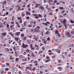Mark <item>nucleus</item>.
<instances>
[{"label":"nucleus","instance_id":"obj_1","mask_svg":"<svg viewBox=\"0 0 74 74\" xmlns=\"http://www.w3.org/2000/svg\"><path fill=\"white\" fill-rule=\"evenodd\" d=\"M39 8L40 9V10H43V11L45 10V8H44V7L42 6H39Z\"/></svg>","mask_w":74,"mask_h":74},{"label":"nucleus","instance_id":"obj_2","mask_svg":"<svg viewBox=\"0 0 74 74\" xmlns=\"http://www.w3.org/2000/svg\"><path fill=\"white\" fill-rule=\"evenodd\" d=\"M22 47L23 48H26L27 47V45H25L24 43H23L22 44Z\"/></svg>","mask_w":74,"mask_h":74},{"label":"nucleus","instance_id":"obj_3","mask_svg":"<svg viewBox=\"0 0 74 74\" xmlns=\"http://www.w3.org/2000/svg\"><path fill=\"white\" fill-rule=\"evenodd\" d=\"M26 14L27 15H30L31 14L30 13V12H26Z\"/></svg>","mask_w":74,"mask_h":74},{"label":"nucleus","instance_id":"obj_4","mask_svg":"<svg viewBox=\"0 0 74 74\" xmlns=\"http://www.w3.org/2000/svg\"><path fill=\"white\" fill-rule=\"evenodd\" d=\"M67 23L66 20V19H64L63 21V23Z\"/></svg>","mask_w":74,"mask_h":74},{"label":"nucleus","instance_id":"obj_5","mask_svg":"<svg viewBox=\"0 0 74 74\" xmlns=\"http://www.w3.org/2000/svg\"><path fill=\"white\" fill-rule=\"evenodd\" d=\"M21 32H16V36H19Z\"/></svg>","mask_w":74,"mask_h":74},{"label":"nucleus","instance_id":"obj_6","mask_svg":"<svg viewBox=\"0 0 74 74\" xmlns=\"http://www.w3.org/2000/svg\"><path fill=\"white\" fill-rule=\"evenodd\" d=\"M27 39V37L26 36H25V37H24V38L23 39V40H24V41H25V40H26V39Z\"/></svg>","mask_w":74,"mask_h":74},{"label":"nucleus","instance_id":"obj_7","mask_svg":"<svg viewBox=\"0 0 74 74\" xmlns=\"http://www.w3.org/2000/svg\"><path fill=\"white\" fill-rule=\"evenodd\" d=\"M64 24V25L66 29H67V25H66V23H63Z\"/></svg>","mask_w":74,"mask_h":74},{"label":"nucleus","instance_id":"obj_8","mask_svg":"<svg viewBox=\"0 0 74 74\" xmlns=\"http://www.w3.org/2000/svg\"><path fill=\"white\" fill-rule=\"evenodd\" d=\"M30 23L31 25H33V24L34 23V22L33 21H31L30 22Z\"/></svg>","mask_w":74,"mask_h":74},{"label":"nucleus","instance_id":"obj_9","mask_svg":"<svg viewBox=\"0 0 74 74\" xmlns=\"http://www.w3.org/2000/svg\"><path fill=\"white\" fill-rule=\"evenodd\" d=\"M6 3H7V2H6V1H4L3 3V5H4L5 4H6Z\"/></svg>","mask_w":74,"mask_h":74},{"label":"nucleus","instance_id":"obj_10","mask_svg":"<svg viewBox=\"0 0 74 74\" xmlns=\"http://www.w3.org/2000/svg\"><path fill=\"white\" fill-rule=\"evenodd\" d=\"M34 31L35 32H36L38 33V32H39V31H38V29H35L34 30Z\"/></svg>","mask_w":74,"mask_h":74},{"label":"nucleus","instance_id":"obj_11","mask_svg":"<svg viewBox=\"0 0 74 74\" xmlns=\"http://www.w3.org/2000/svg\"><path fill=\"white\" fill-rule=\"evenodd\" d=\"M59 8L61 10H64V8L63 7H59Z\"/></svg>","mask_w":74,"mask_h":74},{"label":"nucleus","instance_id":"obj_12","mask_svg":"<svg viewBox=\"0 0 74 74\" xmlns=\"http://www.w3.org/2000/svg\"><path fill=\"white\" fill-rule=\"evenodd\" d=\"M21 36L22 37H23L25 36V35L23 34H21Z\"/></svg>","mask_w":74,"mask_h":74},{"label":"nucleus","instance_id":"obj_13","mask_svg":"<svg viewBox=\"0 0 74 74\" xmlns=\"http://www.w3.org/2000/svg\"><path fill=\"white\" fill-rule=\"evenodd\" d=\"M55 33L56 34H58V33H59V31L58 30H56L55 32Z\"/></svg>","mask_w":74,"mask_h":74},{"label":"nucleus","instance_id":"obj_14","mask_svg":"<svg viewBox=\"0 0 74 74\" xmlns=\"http://www.w3.org/2000/svg\"><path fill=\"white\" fill-rule=\"evenodd\" d=\"M6 33H3L2 34V36H6Z\"/></svg>","mask_w":74,"mask_h":74},{"label":"nucleus","instance_id":"obj_15","mask_svg":"<svg viewBox=\"0 0 74 74\" xmlns=\"http://www.w3.org/2000/svg\"><path fill=\"white\" fill-rule=\"evenodd\" d=\"M42 24H43V25H45V26H47L48 25V24L47 23H42Z\"/></svg>","mask_w":74,"mask_h":74},{"label":"nucleus","instance_id":"obj_16","mask_svg":"<svg viewBox=\"0 0 74 74\" xmlns=\"http://www.w3.org/2000/svg\"><path fill=\"white\" fill-rule=\"evenodd\" d=\"M38 16L40 18H42V15L41 14H39L38 15Z\"/></svg>","mask_w":74,"mask_h":74},{"label":"nucleus","instance_id":"obj_17","mask_svg":"<svg viewBox=\"0 0 74 74\" xmlns=\"http://www.w3.org/2000/svg\"><path fill=\"white\" fill-rule=\"evenodd\" d=\"M70 22L71 23H74V21H73V20H71Z\"/></svg>","mask_w":74,"mask_h":74},{"label":"nucleus","instance_id":"obj_18","mask_svg":"<svg viewBox=\"0 0 74 74\" xmlns=\"http://www.w3.org/2000/svg\"><path fill=\"white\" fill-rule=\"evenodd\" d=\"M16 40L17 41H18V40H19V38H18L17 37L16 38Z\"/></svg>","mask_w":74,"mask_h":74},{"label":"nucleus","instance_id":"obj_19","mask_svg":"<svg viewBox=\"0 0 74 74\" xmlns=\"http://www.w3.org/2000/svg\"><path fill=\"white\" fill-rule=\"evenodd\" d=\"M18 60H19V58H16V62H18Z\"/></svg>","mask_w":74,"mask_h":74},{"label":"nucleus","instance_id":"obj_20","mask_svg":"<svg viewBox=\"0 0 74 74\" xmlns=\"http://www.w3.org/2000/svg\"><path fill=\"white\" fill-rule=\"evenodd\" d=\"M35 19H38V18H39V17L37 16L35 17Z\"/></svg>","mask_w":74,"mask_h":74},{"label":"nucleus","instance_id":"obj_21","mask_svg":"<svg viewBox=\"0 0 74 74\" xmlns=\"http://www.w3.org/2000/svg\"><path fill=\"white\" fill-rule=\"evenodd\" d=\"M71 10H71V11H72V12H74V10H73V8H71Z\"/></svg>","mask_w":74,"mask_h":74},{"label":"nucleus","instance_id":"obj_22","mask_svg":"<svg viewBox=\"0 0 74 74\" xmlns=\"http://www.w3.org/2000/svg\"><path fill=\"white\" fill-rule=\"evenodd\" d=\"M33 15H34V16H37L38 15L37 14H33Z\"/></svg>","mask_w":74,"mask_h":74},{"label":"nucleus","instance_id":"obj_23","mask_svg":"<svg viewBox=\"0 0 74 74\" xmlns=\"http://www.w3.org/2000/svg\"><path fill=\"white\" fill-rule=\"evenodd\" d=\"M27 8H29L30 7V4L27 5Z\"/></svg>","mask_w":74,"mask_h":74},{"label":"nucleus","instance_id":"obj_24","mask_svg":"<svg viewBox=\"0 0 74 74\" xmlns=\"http://www.w3.org/2000/svg\"><path fill=\"white\" fill-rule=\"evenodd\" d=\"M36 5H37L38 6H39V5H40V4H38L37 3H36Z\"/></svg>","mask_w":74,"mask_h":74},{"label":"nucleus","instance_id":"obj_25","mask_svg":"<svg viewBox=\"0 0 74 74\" xmlns=\"http://www.w3.org/2000/svg\"><path fill=\"white\" fill-rule=\"evenodd\" d=\"M9 70V69H8V68H6L5 69V70L6 71H8V70Z\"/></svg>","mask_w":74,"mask_h":74},{"label":"nucleus","instance_id":"obj_26","mask_svg":"<svg viewBox=\"0 0 74 74\" xmlns=\"http://www.w3.org/2000/svg\"><path fill=\"white\" fill-rule=\"evenodd\" d=\"M53 3H57V1L56 0L54 1L53 2Z\"/></svg>","mask_w":74,"mask_h":74},{"label":"nucleus","instance_id":"obj_27","mask_svg":"<svg viewBox=\"0 0 74 74\" xmlns=\"http://www.w3.org/2000/svg\"><path fill=\"white\" fill-rule=\"evenodd\" d=\"M69 35H70V33H69V32H67V36H69Z\"/></svg>","mask_w":74,"mask_h":74},{"label":"nucleus","instance_id":"obj_28","mask_svg":"<svg viewBox=\"0 0 74 74\" xmlns=\"http://www.w3.org/2000/svg\"><path fill=\"white\" fill-rule=\"evenodd\" d=\"M20 23H22V19H21L20 21Z\"/></svg>","mask_w":74,"mask_h":74},{"label":"nucleus","instance_id":"obj_29","mask_svg":"<svg viewBox=\"0 0 74 74\" xmlns=\"http://www.w3.org/2000/svg\"><path fill=\"white\" fill-rule=\"evenodd\" d=\"M29 18H30L29 16H27L26 18V19H29Z\"/></svg>","mask_w":74,"mask_h":74},{"label":"nucleus","instance_id":"obj_30","mask_svg":"<svg viewBox=\"0 0 74 74\" xmlns=\"http://www.w3.org/2000/svg\"><path fill=\"white\" fill-rule=\"evenodd\" d=\"M7 27H9V25L8 24H7Z\"/></svg>","mask_w":74,"mask_h":74},{"label":"nucleus","instance_id":"obj_31","mask_svg":"<svg viewBox=\"0 0 74 74\" xmlns=\"http://www.w3.org/2000/svg\"><path fill=\"white\" fill-rule=\"evenodd\" d=\"M52 58H53V59H54V58H55V56H53L52 57Z\"/></svg>","mask_w":74,"mask_h":74},{"label":"nucleus","instance_id":"obj_32","mask_svg":"<svg viewBox=\"0 0 74 74\" xmlns=\"http://www.w3.org/2000/svg\"><path fill=\"white\" fill-rule=\"evenodd\" d=\"M25 23H26V22H25V23H24V26H26V25L25 24Z\"/></svg>","mask_w":74,"mask_h":74},{"label":"nucleus","instance_id":"obj_33","mask_svg":"<svg viewBox=\"0 0 74 74\" xmlns=\"http://www.w3.org/2000/svg\"><path fill=\"white\" fill-rule=\"evenodd\" d=\"M49 33V32H47L45 33L46 34H48Z\"/></svg>","mask_w":74,"mask_h":74},{"label":"nucleus","instance_id":"obj_34","mask_svg":"<svg viewBox=\"0 0 74 74\" xmlns=\"http://www.w3.org/2000/svg\"><path fill=\"white\" fill-rule=\"evenodd\" d=\"M14 50H16V47H14Z\"/></svg>","mask_w":74,"mask_h":74},{"label":"nucleus","instance_id":"obj_35","mask_svg":"<svg viewBox=\"0 0 74 74\" xmlns=\"http://www.w3.org/2000/svg\"><path fill=\"white\" fill-rule=\"evenodd\" d=\"M45 62H49V61L47 60L45 61Z\"/></svg>","mask_w":74,"mask_h":74},{"label":"nucleus","instance_id":"obj_36","mask_svg":"<svg viewBox=\"0 0 74 74\" xmlns=\"http://www.w3.org/2000/svg\"><path fill=\"white\" fill-rule=\"evenodd\" d=\"M50 40V38L49 37L48 38L47 40H48V41H49Z\"/></svg>","mask_w":74,"mask_h":74},{"label":"nucleus","instance_id":"obj_37","mask_svg":"<svg viewBox=\"0 0 74 74\" xmlns=\"http://www.w3.org/2000/svg\"><path fill=\"white\" fill-rule=\"evenodd\" d=\"M44 3H46V2H47V1L46 0H44Z\"/></svg>","mask_w":74,"mask_h":74},{"label":"nucleus","instance_id":"obj_38","mask_svg":"<svg viewBox=\"0 0 74 74\" xmlns=\"http://www.w3.org/2000/svg\"><path fill=\"white\" fill-rule=\"evenodd\" d=\"M47 23V24H50V23L48 22V21H47V22H46Z\"/></svg>","mask_w":74,"mask_h":74},{"label":"nucleus","instance_id":"obj_39","mask_svg":"<svg viewBox=\"0 0 74 74\" xmlns=\"http://www.w3.org/2000/svg\"><path fill=\"white\" fill-rule=\"evenodd\" d=\"M40 73H40L41 74V73L42 74V73H43V71H40Z\"/></svg>","mask_w":74,"mask_h":74},{"label":"nucleus","instance_id":"obj_40","mask_svg":"<svg viewBox=\"0 0 74 74\" xmlns=\"http://www.w3.org/2000/svg\"><path fill=\"white\" fill-rule=\"evenodd\" d=\"M58 36H59V37H60V34H58Z\"/></svg>","mask_w":74,"mask_h":74},{"label":"nucleus","instance_id":"obj_41","mask_svg":"<svg viewBox=\"0 0 74 74\" xmlns=\"http://www.w3.org/2000/svg\"><path fill=\"white\" fill-rule=\"evenodd\" d=\"M58 10H59V9H57L56 10V12H57L58 11Z\"/></svg>","mask_w":74,"mask_h":74},{"label":"nucleus","instance_id":"obj_42","mask_svg":"<svg viewBox=\"0 0 74 74\" xmlns=\"http://www.w3.org/2000/svg\"><path fill=\"white\" fill-rule=\"evenodd\" d=\"M26 64V62H24L22 63V64Z\"/></svg>","mask_w":74,"mask_h":74},{"label":"nucleus","instance_id":"obj_43","mask_svg":"<svg viewBox=\"0 0 74 74\" xmlns=\"http://www.w3.org/2000/svg\"><path fill=\"white\" fill-rule=\"evenodd\" d=\"M37 27L38 28V29H40V27L39 26H37V27H36V28H37Z\"/></svg>","mask_w":74,"mask_h":74},{"label":"nucleus","instance_id":"obj_44","mask_svg":"<svg viewBox=\"0 0 74 74\" xmlns=\"http://www.w3.org/2000/svg\"><path fill=\"white\" fill-rule=\"evenodd\" d=\"M14 16H13L12 18V21H14Z\"/></svg>","mask_w":74,"mask_h":74},{"label":"nucleus","instance_id":"obj_45","mask_svg":"<svg viewBox=\"0 0 74 74\" xmlns=\"http://www.w3.org/2000/svg\"><path fill=\"white\" fill-rule=\"evenodd\" d=\"M18 20H20V19H21V18H20V17H18Z\"/></svg>","mask_w":74,"mask_h":74},{"label":"nucleus","instance_id":"obj_46","mask_svg":"<svg viewBox=\"0 0 74 74\" xmlns=\"http://www.w3.org/2000/svg\"><path fill=\"white\" fill-rule=\"evenodd\" d=\"M10 26L11 28H12V27H13V26H14V25H10Z\"/></svg>","mask_w":74,"mask_h":74},{"label":"nucleus","instance_id":"obj_47","mask_svg":"<svg viewBox=\"0 0 74 74\" xmlns=\"http://www.w3.org/2000/svg\"><path fill=\"white\" fill-rule=\"evenodd\" d=\"M51 13H52V12H50V14H49V15L51 14V15H52V14H51Z\"/></svg>","mask_w":74,"mask_h":74},{"label":"nucleus","instance_id":"obj_48","mask_svg":"<svg viewBox=\"0 0 74 74\" xmlns=\"http://www.w3.org/2000/svg\"><path fill=\"white\" fill-rule=\"evenodd\" d=\"M71 37V35L68 36V37Z\"/></svg>","mask_w":74,"mask_h":74},{"label":"nucleus","instance_id":"obj_49","mask_svg":"<svg viewBox=\"0 0 74 74\" xmlns=\"http://www.w3.org/2000/svg\"><path fill=\"white\" fill-rule=\"evenodd\" d=\"M6 65H7V66H9V63H6Z\"/></svg>","mask_w":74,"mask_h":74},{"label":"nucleus","instance_id":"obj_50","mask_svg":"<svg viewBox=\"0 0 74 74\" xmlns=\"http://www.w3.org/2000/svg\"><path fill=\"white\" fill-rule=\"evenodd\" d=\"M11 23V24H14V21H12V22Z\"/></svg>","mask_w":74,"mask_h":74},{"label":"nucleus","instance_id":"obj_51","mask_svg":"<svg viewBox=\"0 0 74 74\" xmlns=\"http://www.w3.org/2000/svg\"><path fill=\"white\" fill-rule=\"evenodd\" d=\"M61 2H62V3H63V4H65V2H63V1H61Z\"/></svg>","mask_w":74,"mask_h":74},{"label":"nucleus","instance_id":"obj_52","mask_svg":"<svg viewBox=\"0 0 74 74\" xmlns=\"http://www.w3.org/2000/svg\"><path fill=\"white\" fill-rule=\"evenodd\" d=\"M31 32H33V29H32L31 30Z\"/></svg>","mask_w":74,"mask_h":74},{"label":"nucleus","instance_id":"obj_53","mask_svg":"<svg viewBox=\"0 0 74 74\" xmlns=\"http://www.w3.org/2000/svg\"><path fill=\"white\" fill-rule=\"evenodd\" d=\"M28 27H32V26H31V25H29L28 26Z\"/></svg>","mask_w":74,"mask_h":74},{"label":"nucleus","instance_id":"obj_54","mask_svg":"<svg viewBox=\"0 0 74 74\" xmlns=\"http://www.w3.org/2000/svg\"><path fill=\"white\" fill-rule=\"evenodd\" d=\"M20 31L21 32H23V30H22V29H21V30H20Z\"/></svg>","mask_w":74,"mask_h":74},{"label":"nucleus","instance_id":"obj_55","mask_svg":"<svg viewBox=\"0 0 74 74\" xmlns=\"http://www.w3.org/2000/svg\"><path fill=\"white\" fill-rule=\"evenodd\" d=\"M10 51H12V49H10Z\"/></svg>","mask_w":74,"mask_h":74},{"label":"nucleus","instance_id":"obj_56","mask_svg":"<svg viewBox=\"0 0 74 74\" xmlns=\"http://www.w3.org/2000/svg\"><path fill=\"white\" fill-rule=\"evenodd\" d=\"M19 74H22V73L21 72V71L19 72Z\"/></svg>","mask_w":74,"mask_h":74},{"label":"nucleus","instance_id":"obj_57","mask_svg":"<svg viewBox=\"0 0 74 74\" xmlns=\"http://www.w3.org/2000/svg\"><path fill=\"white\" fill-rule=\"evenodd\" d=\"M52 54H53V53H50L49 54V55H52Z\"/></svg>","mask_w":74,"mask_h":74},{"label":"nucleus","instance_id":"obj_58","mask_svg":"<svg viewBox=\"0 0 74 74\" xmlns=\"http://www.w3.org/2000/svg\"><path fill=\"white\" fill-rule=\"evenodd\" d=\"M49 52H52V51L51 50H49Z\"/></svg>","mask_w":74,"mask_h":74},{"label":"nucleus","instance_id":"obj_59","mask_svg":"<svg viewBox=\"0 0 74 74\" xmlns=\"http://www.w3.org/2000/svg\"><path fill=\"white\" fill-rule=\"evenodd\" d=\"M4 47H6V46H7V45H6V44H5L3 45Z\"/></svg>","mask_w":74,"mask_h":74},{"label":"nucleus","instance_id":"obj_60","mask_svg":"<svg viewBox=\"0 0 74 74\" xmlns=\"http://www.w3.org/2000/svg\"><path fill=\"white\" fill-rule=\"evenodd\" d=\"M6 15H8V12H6Z\"/></svg>","mask_w":74,"mask_h":74},{"label":"nucleus","instance_id":"obj_61","mask_svg":"<svg viewBox=\"0 0 74 74\" xmlns=\"http://www.w3.org/2000/svg\"><path fill=\"white\" fill-rule=\"evenodd\" d=\"M36 70V68H35L33 69V70Z\"/></svg>","mask_w":74,"mask_h":74},{"label":"nucleus","instance_id":"obj_62","mask_svg":"<svg viewBox=\"0 0 74 74\" xmlns=\"http://www.w3.org/2000/svg\"><path fill=\"white\" fill-rule=\"evenodd\" d=\"M15 23H16L17 25H18V24H19V23H17L16 22H15Z\"/></svg>","mask_w":74,"mask_h":74},{"label":"nucleus","instance_id":"obj_63","mask_svg":"<svg viewBox=\"0 0 74 74\" xmlns=\"http://www.w3.org/2000/svg\"><path fill=\"white\" fill-rule=\"evenodd\" d=\"M46 58H47V59H49V57H47Z\"/></svg>","mask_w":74,"mask_h":74},{"label":"nucleus","instance_id":"obj_64","mask_svg":"<svg viewBox=\"0 0 74 74\" xmlns=\"http://www.w3.org/2000/svg\"><path fill=\"white\" fill-rule=\"evenodd\" d=\"M31 49H34V48H32Z\"/></svg>","mask_w":74,"mask_h":74}]
</instances>
